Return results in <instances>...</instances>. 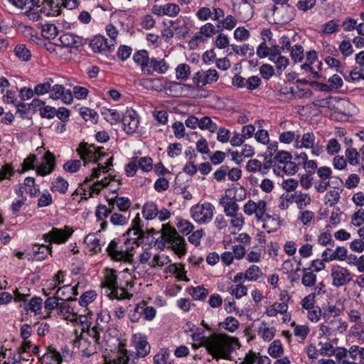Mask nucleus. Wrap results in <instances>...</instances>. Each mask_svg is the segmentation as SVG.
Listing matches in <instances>:
<instances>
[{"label": "nucleus", "instance_id": "nucleus-1", "mask_svg": "<svg viewBox=\"0 0 364 364\" xmlns=\"http://www.w3.org/2000/svg\"><path fill=\"white\" fill-rule=\"evenodd\" d=\"M201 345L215 359H231V353L240 347L236 337L224 333H215L208 337H203Z\"/></svg>", "mask_w": 364, "mask_h": 364}, {"label": "nucleus", "instance_id": "nucleus-2", "mask_svg": "<svg viewBox=\"0 0 364 364\" xmlns=\"http://www.w3.org/2000/svg\"><path fill=\"white\" fill-rule=\"evenodd\" d=\"M73 230L69 227L64 229L53 228L48 233L43 235L45 241L50 242L48 245L35 244L32 247V255L33 259L41 261L52 253V243L62 244L68 240L73 234Z\"/></svg>", "mask_w": 364, "mask_h": 364}, {"label": "nucleus", "instance_id": "nucleus-3", "mask_svg": "<svg viewBox=\"0 0 364 364\" xmlns=\"http://www.w3.org/2000/svg\"><path fill=\"white\" fill-rule=\"evenodd\" d=\"M157 232L161 233L159 238L157 239L159 244L162 243L164 247L167 245L168 248L173 250L175 254L179 257L186 253V242L185 239L168 223L163 224L161 229Z\"/></svg>", "mask_w": 364, "mask_h": 364}, {"label": "nucleus", "instance_id": "nucleus-4", "mask_svg": "<svg viewBox=\"0 0 364 364\" xmlns=\"http://www.w3.org/2000/svg\"><path fill=\"white\" fill-rule=\"evenodd\" d=\"M243 212L248 216L255 215L258 222L264 221V228H268V222H274V220L267 214V203L264 200H259L257 202L252 200H247L244 204Z\"/></svg>", "mask_w": 364, "mask_h": 364}, {"label": "nucleus", "instance_id": "nucleus-5", "mask_svg": "<svg viewBox=\"0 0 364 364\" xmlns=\"http://www.w3.org/2000/svg\"><path fill=\"white\" fill-rule=\"evenodd\" d=\"M113 269L106 271L105 281L102 287H107L110 290L109 296L111 299H123L129 297V294L124 287H118L117 276Z\"/></svg>", "mask_w": 364, "mask_h": 364}, {"label": "nucleus", "instance_id": "nucleus-6", "mask_svg": "<svg viewBox=\"0 0 364 364\" xmlns=\"http://www.w3.org/2000/svg\"><path fill=\"white\" fill-rule=\"evenodd\" d=\"M215 207L209 203H198L191 207L190 210L191 218L199 224L210 222L214 214Z\"/></svg>", "mask_w": 364, "mask_h": 364}, {"label": "nucleus", "instance_id": "nucleus-7", "mask_svg": "<svg viewBox=\"0 0 364 364\" xmlns=\"http://www.w3.org/2000/svg\"><path fill=\"white\" fill-rule=\"evenodd\" d=\"M295 147L297 149H310L314 156H318L323 151V146L318 142H316V136L312 132L304 133L302 136L298 134L297 140L295 141Z\"/></svg>", "mask_w": 364, "mask_h": 364}, {"label": "nucleus", "instance_id": "nucleus-8", "mask_svg": "<svg viewBox=\"0 0 364 364\" xmlns=\"http://www.w3.org/2000/svg\"><path fill=\"white\" fill-rule=\"evenodd\" d=\"M103 147H96L94 144L82 142L80 144L77 151L80 156L81 159L84 161H93L95 163H98L103 157L107 155Z\"/></svg>", "mask_w": 364, "mask_h": 364}, {"label": "nucleus", "instance_id": "nucleus-9", "mask_svg": "<svg viewBox=\"0 0 364 364\" xmlns=\"http://www.w3.org/2000/svg\"><path fill=\"white\" fill-rule=\"evenodd\" d=\"M288 0H274L275 5L272 8L273 16L281 23H286L293 18V7L287 4Z\"/></svg>", "mask_w": 364, "mask_h": 364}, {"label": "nucleus", "instance_id": "nucleus-10", "mask_svg": "<svg viewBox=\"0 0 364 364\" xmlns=\"http://www.w3.org/2000/svg\"><path fill=\"white\" fill-rule=\"evenodd\" d=\"M332 285L335 287H341L350 282L353 278L352 273L346 267L335 265L331 269Z\"/></svg>", "mask_w": 364, "mask_h": 364}, {"label": "nucleus", "instance_id": "nucleus-11", "mask_svg": "<svg viewBox=\"0 0 364 364\" xmlns=\"http://www.w3.org/2000/svg\"><path fill=\"white\" fill-rule=\"evenodd\" d=\"M107 252L112 259L115 261H124L130 262L133 259V255L128 249H124L119 246L118 240H112L107 247Z\"/></svg>", "mask_w": 364, "mask_h": 364}, {"label": "nucleus", "instance_id": "nucleus-12", "mask_svg": "<svg viewBox=\"0 0 364 364\" xmlns=\"http://www.w3.org/2000/svg\"><path fill=\"white\" fill-rule=\"evenodd\" d=\"M232 11L235 16L243 22L250 20L253 16L252 6L247 0H232Z\"/></svg>", "mask_w": 364, "mask_h": 364}, {"label": "nucleus", "instance_id": "nucleus-13", "mask_svg": "<svg viewBox=\"0 0 364 364\" xmlns=\"http://www.w3.org/2000/svg\"><path fill=\"white\" fill-rule=\"evenodd\" d=\"M126 234L128 237L124 241L125 243L127 241H129V242L132 241V243H137L139 240L144 237L145 230L139 214L132 220V228L128 229Z\"/></svg>", "mask_w": 364, "mask_h": 364}, {"label": "nucleus", "instance_id": "nucleus-14", "mask_svg": "<svg viewBox=\"0 0 364 364\" xmlns=\"http://www.w3.org/2000/svg\"><path fill=\"white\" fill-rule=\"evenodd\" d=\"M218 73L215 70H201L194 75L193 81L198 87H203L215 82L218 80Z\"/></svg>", "mask_w": 364, "mask_h": 364}, {"label": "nucleus", "instance_id": "nucleus-15", "mask_svg": "<svg viewBox=\"0 0 364 364\" xmlns=\"http://www.w3.org/2000/svg\"><path fill=\"white\" fill-rule=\"evenodd\" d=\"M122 124L124 130L129 134H133L139 127V119L137 113L130 109H127L123 114Z\"/></svg>", "mask_w": 364, "mask_h": 364}, {"label": "nucleus", "instance_id": "nucleus-16", "mask_svg": "<svg viewBox=\"0 0 364 364\" xmlns=\"http://www.w3.org/2000/svg\"><path fill=\"white\" fill-rule=\"evenodd\" d=\"M151 11L158 16H167L173 18L180 13L181 8L175 3H167L164 5L155 4L152 6Z\"/></svg>", "mask_w": 364, "mask_h": 364}, {"label": "nucleus", "instance_id": "nucleus-17", "mask_svg": "<svg viewBox=\"0 0 364 364\" xmlns=\"http://www.w3.org/2000/svg\"><path fill=\"white\" fill-rule=\"evenodd\" d=\"M90 46L95 52L98 53L111 52L114 50L113 44H109L108 40L102 36H95L91 41Z\"/></svg>", "mask_w": 364, "mask_h": 364}, {"label": "nucleus", "instance_id": "nucleus-18", "mask_svg": "<svg viewBox=\"0 0 364 364\" xmlns=\"http://www.w3.org/2000/svg\"><path fill=\"white\" fill-rule=\"evenodd\" d=\"M55 168V156L50 151H47L44 156L43 161L38 166L36 173L40 176H46L50 173Z\"/></svg>", "mask_w": 364, "mask_h": 364}, {"label": "nucleus", "instance_id": "nucleus-19", "mask_svg": "<svg viewBox=\"0 0 364 364\" xmlns=\"http://www.w3.org/2000/svg\"><path fill=\"white\" fill-rule=\"evenodd\" d=\"M169 66L163 58H151L149 70L146 72L147 75H151L154 73L158 74H164L168 70Z\"/></svg>", "mask_w": 364, "mask_h": 364}, {"label": "nucleus", "instance_id": "nucleus-20", "mask_svg": "<svg viewBox=\"0 0 364 364\" xmlns=\"http://www.w3.org/2000/svg\"><path fill=\"white\" fill-rule=\"evenodd\" d=\"M133 60L136 64L140 66L142 73L146 75L149 70L151 58L146 50H139L133 55Z\"/></svg>", "mask_w": 364, "mask_h": 364}, {"label": "nucleus", "instance_id": "nucleus-21", "mask_svg": "<svg viewBox=\"0 0 364 364\" xmlns=\"http://www.w3.org/2000/svg\"><path fill=\"white\" fill-rule=\"evenodd\" d=\"M39 359L41 364H60L63 360L60 353L51 347Z\"/></svg>", "mask_w": 364, "mask_h": 364}, {"label": "nucleus", "instance_id": "nucleus-22", "mask_svg": "<svg viewBox=\"0 0 364 364\" xmlns=\"http://www.w3.org/2000/svg\"><path fill=\"white\" fill-rule=\"evenodd\" d=\"M219 204L223 208L224 213L226 216L232 215L239 211V205L232 198H229L227 195L223 196Z\"/></svg>", "mask_w": 364, "mask_h": 364}, {"label": "nucleus", "instance_id": "nucleus-23", "mask_svg": "<svg viewBox=\"0 0 364 364\" xmlns=\"http://www.w3.org/2000/svg\"><path fill=\"white\" fill-rule=\"evenodd\" d=\"M131 205V200L127 197L115 196L108 199V206L112 208L113 210H114L116 206L119 211L126 212Z\"/></svg>", "mask_w": 364, "mask_h": 364}, {"label": "nucleus", "instance_id": "nucleus-24", "mask_svg": "<svg viewBox=\"0 0 364 364\" xmlns=\"http://www.w3.org/2000/svg\"><path fill=\"white\" fill-rule=\"evenodd\" d=\"M63 46L65 47L78 48L83 44L82 38L73 33H67L60 37Z\"/></svg>", "mask_w": 364, "mask_h": 364}, {"label": "nucleus", "instance_id": "nucleus-25", "mask_svg": "<svg viewBox=\"0 0 364 364\" xmlns=\"http://www.w3.org/2000/svg\"><path fill=\"white\" fill-rule=\"evenodd\" d=\"M173 30L180 37L185 38L189 31L188 23L185 18L178 17L176 21H172Z\"/></svg>", "mask_w": 364, "mask_h": 364}, {"label": "nucleus", "instance_id": "nucleus-26", "mask_svg": "<svg viewBox=\"0 0 364 364\" xmlns=\"http://www.w3.org/2000/svg\"><path fill=\"white\" fill-rule=\"evenodd\" d=\"M135 312L144 316V318L147 321H151L156 316V309L152 306H147L144 302L137 304L134 307Z\"/></svg>", "mask_w": 364, "mask_h": 364}, {"label": "nucleus", "instance_id": "nucleus-27", "mask_svg": "<svg viewBox=\"0 0 364 364\" xmlns=\"http://www.w3.org/2000/svg\"><path fill=\"white\" fill-rule=\"evenodd\" d=\"M273 53L274 54L270 55V60L277 65L279 70L285 69L289 63V60L281 55L279 46H273Z\"/></svg>", "mask_w": 364, "mask_h": 364}, {"label": "nucleus", "instance_id": "nucleus-28", "mask_svg": "<svg viewBox=\"0 0 364 364\" xmlns=\"http://www.w3.org/2000/svg\"><path fill=\"white\" fill-rule=\"evenodd\" d=\"M240 364H270V360L267 356H258L252 351L246 354L243 361Z\"/></svg>", "mask_w": 364, "mask_h": 364}, {"label": "nucleus", "instance_id": "nucleus-29", "mask_svg": "<svg viewBox=\"0 0 364 364\" xmlns=\"http://www.w3.org/2000/svg\"><path fill=\"white\" fill-rule=\"evenodd\" d=\"M46 6L48 7L47 15L57 16L61 14L63 0H46Z\"/></svg>", "mask_w": 364, "mask_h": 364}, {"label": "nucleus", "instance_id": "nucleus-30", "mask_svg": "<svg viewBox=\"0 0 364 364\" xmlns=\"http://www.w3.org/2000/svg\"><path fill=\"white\" fill-rule=\"evenodd\" d=\"M294 328V334L297 338L299 343H303L310 332V329L306 325H298L295 322L291 324Z\"/></svg>", "mask_w": 364, "mask_h": 364}, {"label": "nucleus", "instance_id": "nucleus-31", "mask_svg": "<svg viewBox=\"0 0 364 364\" xmlns=\"http://www.w3.org/2000/svg\"><path fill=\"white\" fill-rule=\"evenodd\" d=\"M113 156L109 157L105 163V166L102 164H98V168L96 169H93L92 173L90 177H86L84 183H86L94 178H98L100 177V172L107 173L108 171V168L112 166Z\"/></svg>", "mask_w": 364, "mask_h": 364}, {"label": "nucleus", "instance_id": "nucleus-32", "mask_svg": "<svg viewBox=\"0 0 364 364\" xmlns=\"http://www.w3.org/2000/svg\"><path fill=\"white\" fill-rule=\"evenodd\" d=\"M288 310V304L285 303L275 302L274 304L268 306L266 310V314L269 317L276 316L278 314H284Z\"/></svg>", "mask_w": 364, "mask_h": 364}, {"label": "nucleus", "instance_id": "nucleus-33", "mask_svg": "<svg viewBox=\"0 0 364 364\" xmlns=\"http://www.w3.org/2000/svg\"><path fill=\"white\" fill-rule=\"evenodd\" d=\"M111 318L109 312L107 310H103L97 314L96 318L95 326L100 328V331H104L107 324L109 322Z\"/></svg>", "mask_w": 364, "mask_h": 364}, {"label": "nucleus", "instance_id": "nucleus-34", "mask_svg": "<svg viewBox=\"0 0 364 364\" xmlns=\"http://www.w3.org/2000/svg\"><path fill=\"white\" fill-rule=\"evenodd\" d=\"M84 242L93 252L97 253L101 250L100 240L96 237L95 234L87 235L85 237Z\"/></svg>", "mask_w": 364, "mask_h": 364}, {"label": "nucleus", "instance_id": "nucleus-35", "mask_svg": "<svg viewBox=\"0 0 364 364\" xmlns=\"http://www.w3.org/2000/svg\"><path fill=\"white\" fill-rule=\"evenodd\" d=\"M311 198L309 194L296 191V204L299 210H303L306 206L310 205Z\"/></svg>", "mask_w": 364, "mask_h": 364}, {"label": "nucleus", "instance_id": "nucleus-36", "mask_svg": "<svg viewBox=\"0 0 364 364\" xmlns=\"http://www.w3.org/2000/svg\"><path fill=\"white\" fill-rule=\"evenodd\" d=\"M158 208L156 205L153 202L146 203L142 210L143 216L146 220H151L157 216Z\"/></svg>", "mask_w": 364, "mask_h": 364}, {"label": "nucleus", "instance_id": "nucleus-37", "mask_svg": "<svg viewBox=\"0 0 364 364\" xmlns=\"http://www.w3.org/2000/svg\"><path fill=\"white\" fill-rule=\"evenodd\" d=\"M41 33L45 38L53 39L58 36V30L54 24L47 23L42 26Z\"/></svg>", "mask_w": 364, "mask_h": 364}, {"label": "nucleus", "instance_id": "nucleus-38", "mask_svg": "<svg viewBox=\"0 0 364 364\" xmlns=\"http://www.w3.org/2000/svg\"><path fill=\"white\" fill-rule=\"evenodd\" d=\"M58 296H54L48 297L45 303H44V308L48 311L47 314L43 316V318H48L50 317L51 311H53L55 309H58L59 301Z\"/></svg>", "mask_w": 364, "mask_h": 364}, {"label": "nucleus", "instance_id": "nucleus-39", "mask_svg": "<svg viewBox=\"0 0 364 364\" xmlns=\"http://www.w3.org/2000/svg\"><path fill=\"white\" fill-rule=\"evenodd\" d=\"M169 272L176 274V277L182 281L188 282L189 279L186 276V272L185 271L184 266L183 264H173L168 267Z\"/></svg>", "mask_w": 364, "mask_h": 364}, {"label": "nucleus", "instance_id": "nucleus-40", "mask_svg": "<svg viewBox=\"0 0 364 364\" xmlns=\"http://www.w3.org/2000/svg\"><path fill=\"white\" fill-rule=\"evenodd\" d=\"M73 287L71 285H65L57 290L56 294L58 299L63 301H73L74 299L71 296Z\"/></svg>", "mask_w": 364, "mask_h": 364}, {"label": "nucleus", "instance_id": "nucleus-41", "mask_svg": "<svg viewBox=\"0 0 364 364\" xmlns=\"http://www.w3.org/2000/svg\"><path fill=\"white\" fill-rule=\"evenodd\" d=\"M262 274L259 267L257 265H251L245 273V279L249 281H257Z\"/></svg>", "mask_w": 364, "mask_h": 364}, {"label": "nucleus", "instance_id": "nucleus-42", "mask_svg": "<svg viewBox=\"0 0 364 364\" xmlns=\"http://www.w3.org/2000/svg\"><path fill=\"white\" fill-rule=\"evenodd\" d=\"M237 18L235 16L228 15L224 19L220 21L217 26L227 30H232L237 25Z\"/></svg>", "mask_w": 364, "mask_h": 364}, {"label": "nucleus", "instance_id": "nucleus-43", "mask_svg": "<svg viewBox=\"0 0 364 364\" xmlns=\"http://www.w3.org/2000/svg\"><path fill=\"white\" fill-rule=\"evenodd\" d=\"M68 188V183L63 178L59 176L53 182L51 190L53 191H58L60 193H66Z\"/></svg>", "mask_w": 364, "mask_h": 364}, {"label": "nucleus", "instance_id": "nucleus-44", "mask_svg": "<svg viewBox=\"0 0 364 364\" xmlns=\"http://www.w3.org/2000/svg\"><path fill=\"white\" fill-rule=\"evenodd\" d=\"M231 48L236 54L242 55H248L250 57L253 56L255 54L253 47L250 46L249 44H244L242 46L231 45Z\"/></svg>", "mask_w": 364, "mask_h": 364}, {"label": "nucleus", "instance_id": "nucleus-45", "mask_svg": "<svg viewBox=\"0 0 364 364\" xmlns=\"http://www.w3.org/2000/svg\"><path fill=\"white\" fill-rule=\"evenodd\" d=\"M80 114L85 121L90 120L94 124L97 122L98 115L97 112L92 109L85 107H81L80 109Z\"/></svg>", "mask_w": 364, "mask_h": 364}, {"label": "nucleus", "instance_id": "nucleus-46", "mask_svg": "<svg viewBox=\"0 0 364 364\" xmlns=\"http://www.w3.org/2000/svg\"><path fill=\"white\" fill-rule=\"evenodd\" d=\"M199 128L200 129H207L210 132H215L218 129V125L209 117L205 116L200 119Z\"/></svg>", "mask_w": 364, "mask_h": 364}, {"label": "nucleus", "instance_id": "nucleus-47", "mask_svg": "<svg viewBox=\"0 0 364 364\" xmlns=\"http://www.w3.org/2000/svg\"><path fill=\"white\" fill-rule=\"evenodd\" d=\"M215 33V26L211 23H207L200 28V32L196 34L195 38L196 40L201 39V35L210 37Z\"/></svg>", "mask_w": 364, "mask_h": 364}, {"label": "nucleus", "instance_id": "nucleus-48", "mask_svg": "<svg viewBox=\"0 0 364 364\" xmlns=\"http://www.w3.org/2000/svg\"><path fill=\"white\" fill-rule=\"evenodd\" d=\"M299 132L287 131L282 132L279 134V140L281 143L289 144L292 141H296L298 138Z\"/></svg>", "mask_w": 364, "mask_h": 364}, {"label": "nucleus", "instance_id": "nucleus-49", "mask_svg": "<svg viewBox=\"0 0 364 364\" xmlns=\"http://www.w3.org/2000/svg\"><path fill=\"white\" fill-rule=\"evenodd\" d=\"M190 295L196 300L204 299L208 294V291L202 286L193 287L189 290Z\"/></svg>", "mask_w": 364, "mask_h": 364}, {"label": "nucleus", "instance_id": "nucleus-50", "mask_svg": "<svg viewBox=\"0 0 364 364\" xmlns=\"http://www.w3.org/2000/svg\"><path fill=\"white\" fill-rule=\"evenodd\" d=\"M228 291L231 295L235 296L236 299H240L247 295V288L242 284L235 286H231L228 288Z\"/></svg>", "mask_w": 364, "mask_h": 364}, {"label": "nucleus", "instance_id": "nucleus-51", "mask_svg": "<svg viewBox=\"0 0 364 364\" xmlns=\"http://www.w3.org/2000/svg\"><path fill=\"white\" fill-rule=\"evenodd\" d=\"M273 54H274L273 53V46L269 48L264 40L257 48V55L260 58H264L268 56L270 60V55Z\"/></svg>", "mask_w": 364, "mask_h": 364}, {"label": "nucleus", "instance_id": "nucleus-52", "mask_svg": "<svg viewBox=\"0 0 364 364\" xmlns=\"http://www.w3.org/2000/svg\"><path fill=\"white\" fill-rule=\"evenodd\" d=\"M268 352L274 358L279 357L284 352L281 341L279 340L274 341L269 347Z\"/></svg>", "mask_w": 364, "mask_h": 364}, {"label": "nucleus", "instance_id": "nucleus-53", "mask_svg": "<svg viewBox=\"0 0 364 364\" xmlns=\"http://www.w3.org/2000/svg\"><path fill=\"white\" fill-rule=\"evenodd\" d=\"M97 297L95 291L90 290L83 293L80 299L79 304L82 306H87L89 304L92 302Z\"/></svg>", "mask_w": 364, "mask_h": 364}, {"label": "nucleus", "instance_id": "nucleus-54", "mask_svg": "<svg viewBox=\"0 0 364 364\" xmlns=\"http://www.w3.org/2000/svg\"><path fill=\"white\" fill-rule=\"evenodd\" d=\"M176 73L178 80H186L190 75V67L187 64L181 63L177 66Z\"/></svg>", "mask_w": 364, "mask_h": 364}, {"label": "nucleus", "instance_id": "nucleus-55", "mask_svg": "<svg viewBox=\"0 0 364 364\" xmlns=\"http://www.w3.org/2000/svg\"><path fill=\"white\" fill-rule=\"evenodd\" d=\"M360 154L357 151L356 149L353 147H348L346 150V160L350 165L355 166L358 164V157Z\"/></svg>", "mask_w": 364, "mask_h": 364}, {"label": "nucleus", "instance_id": "nucleus-56", "mask_svg": "<svg viewBox=\"0 0 364 364\" xmlns=\"http://www.w3.org/2000/svg\"><path fill=\"white\" fill-rule=\"evenodd\" d=\"M276 329L274 327H268L263 325L259 329V334L265 341H271L275 335Z\"/></svg>", "mask_w": 364, "mask_h": 364}, {"label": "nucleus", "instance_id": "nucleus-57", "mask_svg": "<svg viewBox=\"0 0 364 364\" xmlns=\"http://www.w3.org/2000/svg\"><path fill=\"white\" fill-rule=\"evenodd\" d=\"M113 211V209L109 206L107 207L105 205H99L96 208L95 215L99 220H104Z\"/></svg>", "mask_w": 364, "mask_h": 364}, {"label": "nucleus", "instance_id": "nucleus-58", "mask_svg": "<svg viewBox=\"0 0 364 364\" xmlns=\"http://www.w3.org/2000/svg\"><path fill=\"white\" fill-rule=\"evenodd\" d=\"M14 52L16 55L23 61H27L31 58V52L24 45L16 46Z\"/></svg>", "mask_w": 364, "mask_h": 364}, {"label": "nucleus", "instance_id": "nucleus-59", "mask_svg": "<svg viewBox=\"0 0 364 364\" xmlns=\"http://www.w3.org/2000/svg\"><path fill=\"white\" fill-rule=\"evenodd\" d=\"M177 227L181 232L186 235L190 234L194 228L193 225L190 221L184 219L178 220Z\"/></svg>", "mask_w": 364, "mask_h": 364}, {"label": "nucleus", "instance_id": "nucleus-60", "mask_svg": "<svg viewBox=\"0 0 364 364\" xmlns=\"http://www.w3.org/2000/svg\"><path fill=\"white\" fill-rule=\"evenodd\" d=\"M136 164L138 167L145 172L150 171L153 168V160L149 156L140 158Z\"/></svg>", "mask_w": 364, "mask_h": 364}, {"label": "nucleus", "instance_id": "nucleus-61", "mask_svg": "<svg viewBox=\"0 0 364 364\" xmlns=\"http://www.w3.org/2000/svg\"><path fill=\"white\" fill-rule=\"evenodd\" d=\"M300 213L298 220L304 225H308L311 223V220L314 218L315 214L313 211L300 210Z\"/></svg>", "mask_w": 364, "mask_h": 364}, {"label": "nucleus", "instance_id": "nucleus-62", "mask_svg": "<svg viewBox=\"0 0 364 364\" xmlns=\"http://www.w3.org/2000/svg\"><path fill=\"white\" fill-rule=\"evenodd\" d=\"M136 353L139 356L144 357L150 351V346L146 340H140L136 345Z\"/></svg>", "mask_w": 364, "mask_h": 364}, {"label": "nucleus", "instance_id": "nucleus-63", "mask_svg": "<svg viewBox=\"0 0 364 364\" xmlns=\"http://www.w3.org/2000/svg\"><path fill=\"white\" fill-rule=\"evenodd\" d=\"M340 150L341 144L336 139L332 138L328 141L326 144V151L328 154L334 155L338 153Z\"/></svg>", "mask_w": 364, "mask_h": 364}, {"label": "nucleus", "instance_id": "nucleus-64", "mask_svg": "<svg viewBox=\"0 0 364 364\" xmlns=\"http://www.w3.org/2000/svg\"><path fill=\"white\" fill-rule=\"evenodd\" d=\"M291 57L294 62H301L304 57V48L300 45H295L291 48Z\"/></svg>", "mask_w": 364, "mask_h": 364}]
</instances>
